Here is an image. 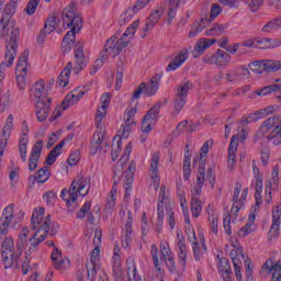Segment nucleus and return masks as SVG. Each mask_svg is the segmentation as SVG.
Listing matches in <instances>:
<instances>
[{
  "label": "nucleus",
  "mask_w": 281,
  "mask_h": 281,
  "mask_svg": "<svg viewBox=\"0 0 281 281\" xmlns=\"http://www.w3.org/2000/svg\"><path fill=\"white\" fill-rule=\"evenodd\" d=\"M52 177V171H49V167L45 166L41 168L36 175L29 176V182L34 186V183H47L49 178Z\"/></svg>",
  "instance_id": "nucleus-34"
},
{
  "label": "nucleus",
  "mask_w": 281,
  "mask_h": 281,
  "mask_svg": "<svg viewBox=\"0 0 281 281\" xmlns=\"http://www.w3.org/2000/svg\"><path fill=\"white\" fill-rule=\"evenodd\" d=\"M149 172H150L151 181L154 183V190H156L157 192V190H159V183H160L158 151L151 154Z\"/></svg>",
  "instance_id": "nucleus-27"
},
{
  "label": "nucleus",
  "mask_w": 281,
  "mask_h": 281,
  "mask_svg": "<svg viewBox=\"0 0 281 281\" xmlns=\"http://www.w3.org/2000/svg\"><path fill=\"white\" fill-rule=\"evenodd\" d=\"M12 218H14V204H9L0 217V241L2 240V243L8 238V231L10 229Z\"/></svg>",
  "instance_id": "nucleus-19"
},
{
  "label": "nucleus",
  "mask_w": 281,
  "mask_h": 281,
  "mask_svg": "<svg viewBox=\"0 0 281 281\" xmlns=\"http://www.w3.org/2000/svg\"><path fill=\"white\" fill-rule=\"evenodd\" d=\"M75 67L78 71H82L87 67V57H85L82 45L75 46Z\"/></svg>",
  "instance_id": "nucleus-40"
},
{
  "label": "nucleus",
  "mask_w": 281,
  "mask_h": 281,
  "mask_svg": "<svg viewBox=\"0 0 281 281\" xmlns=\"http://www.w3.org/2000/svg\"><path fill=\"white\" fill-rule=\"evenodd\" d=\"M182 172H183V181H190V177H192V156L187 150V155H184L183 158V166H182Z\"/></svg>",
  "instance_id": "nucleus-47"
},
{
  "label": "nucleus",
  "mask_w": 281,
  "mask_h": 281,
  "mask_svg": "<svg viewBox=\"0 0 281 281\" xmlns=\"http://www.w3.org/2000/svg\"><path fill=\"white\" fill-rule=\"evenodd\" d=\"M227 30L225 24H213L211 29L205 31L206 36H221Z\"/></svg>",
  "instance_id": "nucleus-54"
},
{
  "label": "nucleus",
  "mask_w": 281,
  "mask_h": 281,
  "mask_svg": "<svg viewBox=\"0 0 281 281\" xmlns=\"http://www.w3.org/2000/svg\"><path fill=\"white\" fill-rule=\"evenodd\" d=\"M16 12V2L10 1L2 12V18L0 20V38H5L8 36V25H10V21H12V16H14Z\"/></svg>",
  "instance_id": "nucleus-17"
},
{
  "label": "nucleus",
  "mask_w": 281,
  "mask_h": 281,
  "mask_svg": "<svg viewBox=\"0 0 281 281\" xmlns=\"http://www.w3.org/2000/svg\"><path fill=\"white\" fill-rule=\"evenodd\" d=\"M231 245L234 247V249L231 251V260L235 269V277L237 281H243V272L240 269H243V260H245V254L243 251V247H240V241L232 240ZM240 258H243V260H240Z\"/></svg>",
  "instance_id": "nucleus-11"
},
{
  "label": "nucleus",
  "mask_w": 281,
  "mask_h": 281,
  "mask_svg": "<svg viewBox=\"0 0 281 281\" xmlns=\"http://www.w3.org/2000/svg\"><path fill=\"white\" fill-rule=\"evenodd\" d=\"M111 104V93L105 92L101 97V105L97 109V113L94 116V124L97 131L92 137L91 143V155H95L98 150L102 147V143L104 142V135L106 133V128L104 127V117H106V109H109Z\"/></svg>",
  "instance_id": "nucleus-4"
},
{
  "label": "nucleus",
  "mask_w": 281,
  "mask_h": 281,
  "mask_svg": "<svg viewBox=\"0 0 281 281\" xmlns=\"http://www.w3.org/2000/svg\"><path fill=\"white\" fill-rule=\"evenodd\" d=\"M31 91H32V95L36 98L37 102L41 100H44L45 102H47V100H49L48 98H43V93L45 91V80L43 79L37 80L34 83Z\"/></svg>",
  "instance_id": "nucleus-46"
},
{
  "label": "nucleus",
  "mask_w": 281,
  "mask_h": 281,
  "mask_svg": "<svg viewBox=\"0 0 281 281\" xmlns=\"http://www.w3.org/2000/svg\"><path fill=\"white\" fill-rule=\"evenodd\" d=\"M203 212V202L199 198H191V214L193 218H199Z\"/></svg>",
  "instance_id": "nucleus-49"
},
{
  "label": "nucleus",
  "mask_w": 281,
  "mask_h": 281,
  "mask_svg": "<svg viewBox=\"0 0 281 281\" xmlns=\"http://www.w3.org/2000/svg\"><path fill=\"white\" fill-rule=\"evenodd\" d=\"M244 45L252 49H273L281 46V41L269 37H256L245 41Z\"/></svg>",
  "instance_id": "nucleus-18"
},
{
  "label": "nucleus",
  "mask_w": 281,
  "mask_h": 281,
  "mask_svg": "<svg viewBox=\"0 0 281 281\" xmlns=\"http://www.w3.org/2000/svg\"><path fill=\"white\" fill-rule=\"evenodd\" d=\"M22 255L21 250H14V239L12 237L9 236L2 241L1 258L4 269H12V267L19 269Z\"/></svg>",
  "instance_id": "nucleus-7"
},
{
  "label": "nucleus",
  "mask_w": 281,
  "mask_h": 281,
  "mask_svg": "<svg viewBox=\"0 0 281 281\" xmlns=\"http://www.w3.org/2000/svg\"><path fill=\"white\" fill-rule=\"evenodd\" d=\"M177 254L180 266L186 269L188 267V248L186 247V241L181 238L178 239Z\"/></svg>",
  "instance_id": "nucleus-42"
},
{
  "label": "nucleus",
  "mask_w": 281,
  "mask_h": 281,
  "mask_svg": "<svg viewBox=\"0 0 281 281\" xmlns=\"http://www.w3.org/2000/svg\"><path fill=\"white\" fill-rule=\"evenodd\" d=\"M30 127L27 126V121L22 122V133L20 136L19 153L22 161H27V145L30 144Z\"/></svg>",
  "instance_id": "nucleus-25"
},
{
  "label": "nucleus",
  "mask_w": 281,
  "mask_h": 281,
  "mask_svg": "<svg viewBox=\"0 0 281 281\" xmlns=\"http://www.w3.org/2000/svg\"><path fill=\"white\" fill-rule=\"evenodd\" d=\"M281 27V16L269 21L267 24H265L261 29V32H265L267 34L271 32H276V30H280Z\"/></svg>",
  "instance_id": "nucleus-52"
},
{
  "label": "nucleus",
  "mask_w": 281,
  "mask_h": 281,
  "mask_svg": "<svg viewBox=\"0 0 281 281\" xmlns=\"http://www.w3.org/2000/svg\"><path fill=\"white\" fill-rule=\"evenodd\" d=\"M273 91H280V87L278 85L266 86L259 90H256L254 94L258 97H262V95H269V93H273Z\"/></svg>",
  "instance_id": "nucleus-59"
},
{
  "label": "nucleus",
  "mask_w": 281,
  "mask_h": 281,
  "mask_svg": "<svg viewBox=\"0 0 281 281\" xmlns=\"http://www.w3.org/2000/svg\"><path fill=\"white\" fill-rule=\"evenodd\" d=\"M16 49H19V34L14 33L4 53V60L0 64V82L5 76V68L12 67L14 65V59L16 58Z\"/></svg>",
  "instance_id": "nucleus-9"
},
{
  "label": "nucleus",
  "mask_w": 281,
  "mask_h": 281,
  "mask_svg": "<svg viewBox=\"0 0 281 281\" xmlns=\"http://www.w3.org/2000/svg\"><path fill=\"white\" fill-rule=\"evenodd\" d=\"M232 56L223 49H217L214 54H207L202 58V61L206 65H215L218 69H225L229 65Z\"/></svg>",
  "instance_id": "nucleus-13"
},
{
  "label": "nucleus",
  "mask_w": 281,
  "mask_h": 281,
  "mask_svg": "<svg viewBox=\"0 0 281 281\" xmlns=\"http://www.w3.org/2000/svg\"><path fill=\"white\" fill-rule=\"evenodd\" d=\"M159 113H161V101L157 102L144 116L140 130L144 135H148L153 131V126L157 120H159Z\"/></svg>",
  "instance_id": "nucleus-12"
},
{
  "label": "nucleus",
  "mask_w": 281,
  "mask_h": 281,
  "mask_svg": "<svg viewBox=\"0 0 281 281\" xmlns=\"http://www.w3.org/2000/svg\"><path fill=\"white\" fill-rule=\"evenodd\" d=\"M29 60H30L29 52L22 53L18 59V65L15 68L16 80L18 82H22V85H25V78L27 76V67H30Z\"/></svg>",
  "instance_id": "nucleus-23"
},
{
  "label": "nucleus",
  "mask_w": 281,
  "mask_h": 281,
  "mask_svg": "<svg viewBox=\"0 0 281 281\" xmlns=\"http://www.w3.org/2000/svg\"><path fill=\"white\" fill-rule=\"evenodd\" d=\"M261 270L265 273H272V281H280L281 280V262L277 261L273 263V260L267 259L263 263Z\"/></svg>",
  "instance_id": "nucleus-32"
},
{
  "label": "nucleus",
  "mask_w": 281,
  "mask_h": 281,
  "mask_svg": "<svg viewBox=\"0 0 281 281\" xmlns=\"http://www.w3.org/2000/svg\"><path fill=\"white\" fill-rule=\"evenodd\" d=\"M57 27H58V18L56 16L48 18L44 26V32L45 34H52V32H54V30H56Z\"/></svg>",
  "instance_id": "nucleus-60"
},
{
  "label": "nucleus",
  "mask_w": 281,
  "mask_h": 281,
  "mask_svg": "<svg viewBox=\"0 0 281 281\" xmlns=\"http://www.w3.org/2000/svg\"><path fill=\"white\" fill-rule=\"evenodd\" d=\"M127 277L130 281H137V266H135V262L127 263Z\"/></svg>",
  "instance_id": "nucleus-64"
},
{
  "label": "nucleus",
  "mask_w": 281,
  "mask_h": 281,
  "mask_svg": "<svg viewBox=\"0 0 281 281\" xmlns=\"http://www.w3.org/2000/svg\"><path fill=\"white\" fill-rule=\"evenodd\" d=\"M280 218H281L280 206H276L272 211V225L269 232L270 240H273L278 238V236H280V225H281Z\"/></svg>",
  "instance_id": "nucleus-31"
},
{
  "label": "nucleus",
  "mask_w": 281,
  "mask_h": 281,
  "mask_svg": "<svg viewBox=\"0 0 281 281\" xmlns=\"http://www.w3.org/2000/svg\"><path fill=\"white\" fill-rule=\"evenodd\" d=\"M85 93H87V91L83 90V88H77V89L72 90L64 99V101L61 103V109L64 111H67V109H69V106H74V104H76L77 102H80V100H82V98L85 97Z\"/></svg>",
  "instance_id": "nucleus-28"
},
{
  "label": "nucleus",
  "mask_w": 281,
  "mask_h": 281,
  "mask_svg": "<svg viewBox=\"0 0 281 281\" xmlns=\"http://www.w3.org/2000/svg\"><path fill=\"white\" fill-rule=\"evenodd\" d=\"M50 260L53 261V267L57 271H66L71 267V261L69 257H63V252L58 248H54L50 255Z\"/></svg>",
  "instance_id": "nucleus-24"
},
{
  "label": "nucleus",
  "mask_w": 281,
  "mask_h": 281,
  "mask_svg": "<svg viewBox=\"0 0 281 281\" xmlns=\"http://www.w3.org/2000/svg\"><path fill=\"white\" fill-rule=\"evenodd\" d=\"M65 147V140L59 142L48 154L46 158V166H54L60 155H63V148Z\"/></svg>",
  "instance_id": "nucleus-43"
},
{
  "label": "nucleus",
  "mask_w": 281,
  "mask_h": 281,
  "mask_svg": "<svg viewBox=\"0 0 281 281\" xmlns=\"http://www.w3.org/2000/svg\"><path fill=\"white\" fill-rule=\"evenodd\" d=\"M153 0H138L134 8H128L125 12L121 14V21L123 23H128L139 12V10H144L148 3H150Z\"/></svg>",
  "instance_id": "nucleus-30"
},
{
  "label": "nucleus",
  "mask_w": 281,
  "mask_h": 281,
  "mask_svg": "<svg viewBox=\"0 0 281 281\" xmlns=\"http://www.w3.org/2000/svg\"><path fill=\"white\" fill-rule=\"evenodd\" d=\"M181 5V0H169V11H168V25L172 23V19L177 16V8Z\"/></svg>",
  "instance_id": "nucleus-55"
},
{
  "label": "nucleus",
  "mask_w": 281,
  "mask_h": 281,
  "mask_svg": "<svg viewBox=\"0 0 281 281\" xmlns=\"http://www.w3.org/2000/svg\"><path fill=\"white\" fill-rule=\"evenodd\" d=\"M12 128H14V115L9 114L2 130V136L0 137V161L5 153L10 135H12Z\"/></svg>",
  "instance_id": "nucleus-22"
},
{
  "label": "nucleus",
  "mask_w": 281,
  "mask_h": 281,
  "mask_svg": "<svg viewBox=\"0 0 281 281\" xmlns=\"http://www.w3.org/2000/svg\"><path fill=\"white\" fill-rule=\"evenodd\" d=\"M150 254L154 260L155 271H158L159 273H161V268L159 267V248H157L155 244L151 245Z\"/></svg>",
  "instance_id": "nucleus-62"
},
{
  "label": "nucleus",
  "mask_w": 281,
  "mask_h": 281,
  "mask_svg": "<svg viewBox=\"0 0 281 281\" xmlns=\"http://www.w3.org/2000/svg\"><path fill=\"white\" fill-rule=\"evenodd\" d=\"M88 280L94 281L98 271H100V247L95 246L90 254V260L87 261Z\"/></svg>",
  "instance_id": "nucleus-20"
},
{
  "label": "nucleus",
  "mask_w": 281,
  "mask_h": 281,
  "mask_svg": "<svg viewBox=\"0 0 281 281\" xmlns=\"http://www.w3.org/2000/svg\"><path fill=\"white\" fill-rule=\"evenodd\" d=\"M106 58H109L106 56V54H104V52H101L100 53V58H98L94 61V64H93V66L90 70V76H95V74H98V71H100V69H102V67L104 66V63L106 61Z\"/></svg>",
  "instance_id": "nucleus-53"
},
{
  "label": "nucleus",
  "mask_w": 281,
  "mask_h": 281,
  "mask_svg": "<svg viewBox=\"0 0 281 281\" xmlns=\"http://www.w3.org/2000/svg\"><path fill=\"white\" fill-rule=\"evenodd\" d=\"M70 76H71V63H68L67 66L59 74L57 78V85H59V87H67V85H69Z\"/></svg>",
  "instance_id": "nucleus-48"
},
{
  "label": "nucleus",
  "mask_w": 281,
  "mask_h": 281,
  "mask_svg": "<svg viewBox=\"0 0 281 281\" xmlns=\"http://www.w3.org/2000/svg\"><path fill=\"white\" fill-rule=\"evenodd\" d=\"M43 146H44L43 140L41 139L37 140L31 150L30 157H33L35 159H41V154L43 153Z\"/></svg>",
  "instance_id": "nucleus-63"
},
{
  "label": "nucleus",
  "mask_w": 281,
  "mask_h": 281,
  "mask_svg": "<svg viewBox=\"0 0 281 281\" xmlns=\"http://www.w3.org/2000/svg\"><path fill=\"white\" fill-rule=\"evenodd\" d=\"M210 23H212V21L207 18V15L194 22L189 32V38H194L195 36H199V34H201V32L205 27H207Z\"/></svg>",
  "instance_id": "nucleus-38"
},
{
  "label": "nucleus",
  "mask_w": 281,
  "mask_h": 281,
  "mask_svg": "<svg viewBox=\"0 0 281 281\" xmlns=\"http://www.w3.org/2000/svg\"><path fill=\"white\" fill-rule=\"evenodd\" d=\"M160 254L170 273H175L177 271V266L175 265V257L172 256V249H170V244H168V241H160Z\"/></svg>",
  "instance_id": "nucleus-26"
},
{
  "label": "nucleus",
  "mask_w": 281,
  "mask_h": 281,
  "mask_svg": "<svg viewBox=\"0 0 281 281\" xmlns=\"http://www.w3.org/2000/svg\"><path fill=\"white\" fill-rule=\"evenodd\" d=\"M127 214V221L125 223V231L122 235V247L124 249H131V244L133 243V212L128 209H122L120 211L121 218H124Z\"/></svg>",
  "instance_id": "nucleus-15"
},
{
  "label": "nucleus",
  "mask_w": 281,
  "mask_h": 281,
  "mask_svg": "<svg viewBox=\"0 0 281 281\" xmlns=\"http://www.w3.org/2000/svg\"><path fill=\"white\" fill-rule=\"evenodd\" d=\"M135 115H137V106L128 108L124 113V124L121 125L119 130L120 137L119 139H128L131 136V131H133V126H135Z\"/></svg>",
  "instance_id": "nucleus-14"
},
{
  "label": "nucleus",
  "mask_w": 281,
  "mask_h": 281,
  "mask_svg": "<svg viewBox=\"0 0 281 281\" xmlns=\"http://www.w3.org/2000/svg\"><path fill=\"white\" fill-rule=\"evenodd\" d=\"M278 120L281 121V116L268 117L266 121H263L259 127V131L257 132L258 137H265V135H267L271 128L280 126V124H277Z\"/></svg>",
  "instance_id": "nucleus-39"
},
{
  "label": "nucleus",
  "mask_w": 281,
  "mask_h": 281,
  "mask_svg": "<svg viewBox=\"0 0 281 281\" xmlns=\"http://www.w3.org/2000/svg\"><path fill=\"white\" fill-rule=\"evenodd\" d=\"M161 14L164 11L161 9L154 10L147 19V22L144 26V32H148L159 23V19H161Z\"/></svg>",
  "instance_id": "nucleus-45"
},
{
  "label": "nucleus",
  "mask_w": 281,
  "mask_h": 281,
  "mask_svg": "<svg viewBox=\"0 0 281 281\" xmlns=\"http://www.w3.org/2000/svg\"><path fill=\"white\" fill-rule=\"evenodd\" d=\"M245 47H247L244 43H235L233 45H228L226 47V52L228 54H232V56H234V54H236V52H239V54H245Z\"/></svg>",
  "instance_id": "nucleus-61"
},
{
  "label": "nucleus",
  "mask_w": 281,
  "mask_h": 281,
  "mask_svg": "<svg viewBox=\"0 0 281 281\" xmlns=\"http://www.w3.org/2000/svg\"><path fill=\"white\" fill-rule=\"evenodd\" d=\"M27 236H30V228L23 227L18 237V249H16L18 251H21V254H23V247L27 245Z\"/></svg>",
  "instance_id": "nucleus-50"
},
{
  "label": "nucleus",
  "mask_w": 281,
  "mask_h": 281,
  "mask_svg": "<svg viewBox=\"0 0 281 281\" xmlns=\"http://www.w3.org/2000/svg\"><path fill=\"white\" fill-rule=\"evenodd\" d=\"M137 27H139V20L134 21L123 33L122 37H117L113 35L105 42L104 46V54L105 56H112V58H115V56H120L122 54V49L128 45V42L133 36H135V33L137 32Z\"/></svg>",
  "instance_id": "nucleus-5"
},
{
  "label": "nucleus",
  "mask_w": 281,
  "mask_h": 281,
  "mask_svg": "<svg viewBox=\"0 0 281 281\" xmlns=\"http://www.w3.org/2000/svg\"><path fill=\"white\" fill-rule=\"evenodd\" d=\"M212 140H205L200 148V154L193 159V166H198L196 184L191 189V199H199L203 192V186L205 181L210 183L211 188L216 186V176L214 175V169L209 168L205 175V165L207 164V154L210 153V146H212Z\"/></svg>",
  "instance_id": "nucleus-1"
},
{
  "label": "nucleus",
  "mask_w": 281,
  "mask_h": 281,
  "mask_svg": "<svg viewBox=\"0 0 281 281\" xmlns=\"http://www.w3.org/2000/svg\"><path fill=\"white\" fill-rule=\"evenodd\" d=\"M278 111V105H269L267 108L260 109L256 111L252 115L246 119L247 124L250 122H258V120H262V117H267L269 115H273Z\"/></svg>",
  "instance_id": "nucleus-36"
},
{
  "label": "nucleus",
  "mask_w": 281,
  "mask_h": 281,
  "mask_svg": "<svg viewBox=\"0 0 281 281\" xmlns=\"http://www.w3.org/2000/svg\"><path fill=\"white\" fill-rule=\"evenodd\" d=\"M50 104H52V100L46 99L45 100H40L36 103V117L38 120V122H45V120H47V117L49 116V111H50Z\"/></svg>",
  "instance_id": "nucleus-33"
},
{
  "label": "nucleus",
  "mask_w": 281,
  "mask_h": 281,
  "mask_svg": "<svg viewBox=\"0 0 281 281\" xmlns=\"http://www.w3.org/2000/svg\"><path fill=\"white\" fill-rule=\"evenodd\" d=\"M164 78V72H158L151 76L148 82H142L136 88L132 95V100H139L142 98V93L146 95V98H153L157 95L159 88L161 87V80Z\"/></svg>",
  "instance_id": "nucleus-8"
},
{
  "label": "nucleus",
  "mask_w": 281,
  "mask_h": 281,
  "mask_svg": "<svg viewBox=\"0 0 281 281\" xmlns=\"http://www.w3.org/2000/svg\"><path fill=\"white\" fill-rule=\"evenodd\" d=\"M205 212L207 214L211 232L215 236H218V213L216 212V209L214 207V205L209 204Z\"/></svg>",
  "instance_id": "nucleus-35"
},
{
  "label": "nucleus",
  "mask_w": 281,
  "mask_h": 281,
  "mask_svg": "<svg viewBox=\"0 0 281 281\" xmlns=\"http://www.w3.org/2000/svg\"><path fill=\"white\" fill-rule=\"evenodd\" d=\"M63 26L65 30H70L66 33L61 42V50L64 54H69L76 45V33L82 30V16L76 13L74 8H66L61 13Z\"/></svg>",
  "instance_id": "nucleus-2"
},
{
  "label": "nucleus",
  "mask_w": 281,
  "mask_h": 281,
  "mask_svg": "<svg viewBox=\"0 0 281 281\" xmlns=\"http://www.w3.org/2000/svg\"><path fill=\"white\" fill-rule=\"evenodd\" d=\"M256 212H258V207L254 206L251 209V213L248 216V223H246L245 226L241 227V229L239 231L238 235L241 238H245V236H249V234H251V232H254L255 229V225L254 222L256 221Z\"/></svg>",
  "instance_id": "nucleus-41"
},
{
  "label": "nucleus",
  "mask_w": 281,
  "mask_h": 281,
  "mask_svg": "<svg viewBox=\"0 0 281 281\" xmlns=\"http://www.w3.org/2000/svg\"><path fill=\"white\" fill-rule=\"evenodd\" d=\"M190 53L188 50H182L176 55L172 61H170L166 68V71H177V69L183 66V63L188 60Z\"/></svg>",
  "instance_id": "nucleus-37"
},
{
  "label": "nucleus",
  "mask_w": 281,
  "mask_h": 281,
  "mask_svg": "<svg viewBox=\"0 0 281 281\" xmlns=\"http://www.w3.org/2000/svg\"><path fill=\"white\" fill-rule=\"evenodd\" d=\"M113 267H120L122 265V250H120V243H114V250L112 257Z\"/></svg>",
  "instance_id": "nucleus-58"
},
{
  "label": "nucleus",
  "mask_w": 281,
  "mask_h": 281,
  "mask_svg": "<svg viewBox=\"0 0 281 281\" xmlns=\"http://www.w3.org/2000/svg\"><path fill=\"white\" fill-rule=\"evenodd\" d=\"M238 150V136L233 135L228 147V168H234L236 164V153Z\"/></svg>",
  "instance_id": "nucleus-44"
},
{
  "label": "nucleus",
  "mask_w": 281,
  "mask_h": 281,
  "mask_svg": "<svg viewBox=\"0 0 281 281\" xmlns=\"http://www.w3.org/2000/svg\"><path fill=\"white\" fill-rule=\"evenodd\" d=\"M248 194H249V188L246 187L243 190V183H240V181H237L235 183V189L233 192V199H232L233 206L231 209V214L235 218L238 217V212H240V210L245 207V204L247 203Z\"/></svg>",
  "instance_id": "nucleus-10"
},
{
  "label": "nucleus",
  "mask_w": 281,
  "mask_h": 281,
  "mask_svg": "<svg viewBox=\"0 0 281 281\" xmlns=\"http://www.w3.org/2000/svg\"><path fill=\"white\" fill-rule=\"evenodd\" d=\"M252 175H254L252 183L255 186L256 207H260V203H262L263 177L260 175V169L256 165V160H252Z\"/></svg>",
  "instance_id": "nucleus-21"
},
{
  "label": "nucleus",
  "mask_w": 281,
  "mask_h": 281,
  "mask_svg": "<svg viewBox=\"0 0 281 281\" xmlns=\"http://www.w3.org/2000/svg\"><path fill=\"white\" fill-rule=\"evenodd\" d=\"M121 150H122V138H114L112 142V153H111L112 161H117Z\"/></svg>",
  "instance_id": "nucleus-56"
},
{
  "label": "nucleus",
  "mask_w": 281,
  "mask_h": 281,
  "mask_svg": "<svg viewBox=\"0 0 281 281\" xmlns=\"http://www.w3.org/2000/svg\"><path fill=\"white\" fill-rule=\"evenodd\" d=\"M215 38L201 37L200 40H198L192 50L193 58H201V56L205 54V50L210 49V47H212V45H215Z\"/></svg>",
  "instance_id": "nucleus-29"
},
{
  "label": "nucleus",
  "mask_w": 281,
  "mask_h": 281,
  "mask_svg": "<svg viewBox=\"0 0 281 281\" xmlns=\"http://www.w3.org/2000/svg\"><path fill=\"white\" fill-rule=\"evenodd\" d=\"M89 181L83 178H77L71 182L69 189L61 190L60 199H63L67 205H71V203H76L78 196L85 199V196L89 194Z\"/></svg>",
  "instance_id": "nucleus-6"
},
{
  "label": "nucleus",
  "mask_w": 281,
  "mask_h": 281,
  "mask_svg": "<svg viewBox=\"0 0 281 281\" xmlns=\"http://www.w3.org/2000/svg\"><path fill=\"white\" fill-rule=\"evenodd\" d=\"M166 214L164 213V206L161 204H158L157 207V223H156V232L157 234H161V231L164 229V218Z\"/></svg>",
  "instance_id": "nucleus-57"
},
{
  "label": "nucleus",
  "mask_w": 281,
  "mask_h": 281,
  "mask_svg": "<svg viewBox=\"0 0 281 281\" xmlns=\"http://www.w3.org/2000/svg\"><path fill=\"white\" fill-rule=\"evenodd\" d=\"M268 142H271L273 146H280L281 144V123L277 125L272 132L268 135Z\"/></svg>",
  "instance_id": "nucleus-51"
},
{
  "label": "nucleus",
  "mask_w": 281,
  "mask_h": 281,
  "mask_svg": "<svg viewBox=\"0 0 281 281\" xmlns=\"http://www.w3.org/2000/svg\"><path fill=\"white\" fill-rule=\"evenodd\" d=\"M192 82L189 80H183L179 85L175 101V113L177 115H179L183 110V106H186V103L188 102V92L190 89H192Z\"/></svg>",
  "instance_id": "nucleus-16"
},
{
  "label": "nucleus",
  "mask_w": 281,
  "mask_h": 281,
  "mask_svg": "<svg viewBox=\"0 0 281 281\" xmlns=\"http://www.w3.org/2000/svg\"><path fill=\"white\" fill-rule=\"evenodd\" d=\"M49 227H52V215L45 216L44 207L34 209L31 217V229H33L35 234L29 239L31 247H38V244L47 238ZM50 236H54V233L50 232Z\"/></svg>",
  "instance_id": "nucleus-3"
}]
</instances>
